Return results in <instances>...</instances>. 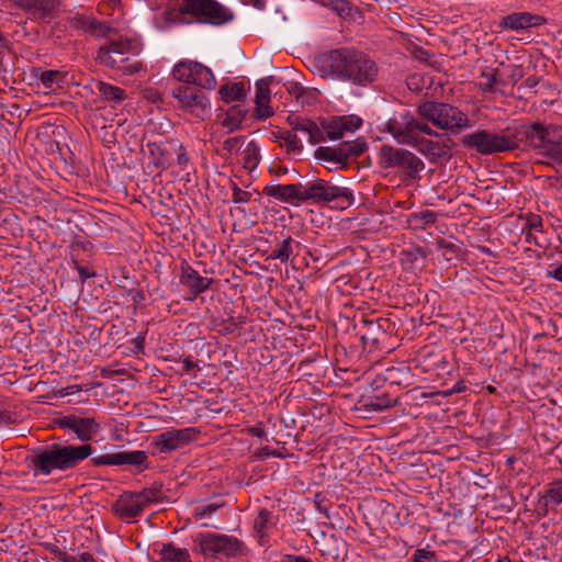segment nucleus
<instances>
[{
	"mask_svg": "<svg viewBox=\"0 0 562 562\" xmlns=\"http://www.w3.org/2000/svg\"><path fill=\"white\" fill-rule=\"evenodd\" d=\"M437 220V214L432 211H423L413 213L407 217V224L412 229H425L427 226L434 224Z\"/></svg>",
	"mask_w": 562,
	"mask_h": 562,
	"instance_id": "nucleus-31",
	"label": "nucleus"
},
{
	"mask_svg": "<svg viewBox=\"0 0 562 562\" xmlns=\"http://www.w3.org/2000/svg\"><path fill=\"white\" fill-rule=\"evenodd\" d=\"M243 140V136L229 137L224 140L223 149L226 150L228 154H236L239 151Z\"/></svg>",
	"mask_w": 562,
	"mask_h": 562,
	"instance_id": "nucleus-48",
	"label": "nucleus"
},
{
	"mask_svg": "<svg viewBox=\"0 0 562 562\" xmlns=\"http://www.w3.org/2000/svg\"><path fill=\"white\" fill-rule=\"evenodd\" d=\"M288 122L294 132H301L302 134L306 135L307 124H311L312 121L299 116H289Z\"/></svg>",
	"mask_w": 562,
	"mask_h": 562,
	"instance_id": "nucleus-46",
	"label": "nucleus"
},
{
	"mask_svg": "<svg viewBox=\"0 0 562 562\" xmlns=\"http://www.w3.org/2000/svg\"><path fill=\"white\" fill-rule=\"evenodd\" d=\"M83 387L79 384H72V385H68L64 389L60 390V395L61 396H66V395H71V394H75L77 392H80L82 391Z\"/></svg>",
	"mask_w": 562,
	"mask_h": 562,
	"instance_id": "nucleus-56",
	"label": "nucleus"
},
{
	"mask_svg": "<svg viewBox=\"0 0 562 562\" xmlns=\"http://www.w3.org/2000/svg\"><path fill=\"white\" fill-rule=\"evenodd\" d=\"M78 562H95V561L91 553L83 552L78 557Z\"/></svg>",
	"mask_w": 562,
	"mask_h": 562,
	"instance_id": "nucleus-63",
	"label": "nucleus"
},
{
	"mask_svg": "<svg viewBox=\"0 0 562 562\" xmlns=\"http://www.w3.org/2000/svg\"><path fill=\"white\" fill-rule=\"evenodd\" d=\"M306 136L308 142L315 145L324 140V131H322L317 124L312 121L311 124H307Z\"/></svg>",
	"mask_w": 562,
	"mask_h": 562,
	"instance_id": "nucleus-43",
	"label": "nucleus"
},
{
	"mask_svg": "<svg viewBox=\"0 0 562 562\" xmlns=\"http://www.w3.org/2000/svg\"><path fill=\"white\" fill-rule=\"evenodd\" d=\"M316 156L317 158L324 159L326 161L342 164L340 156H338L337 147H318L316 150Z\"/></svg>",
	"mask_w": 562,
	"mask_h": 562,
	"instance_id": "nucleus-40",
	"label": "nucleus"
},
{
	"mask_svg": "<svg viewBox=\"0 0 562 562\" xmlns=\"http://www.w3.org/2000/svg\"><path fill=\"white\" fill-rule=\"evenodd\" d=\"M379 158L382 168H395L411 179H415L425 168L423 160L414 153L391 145L381 146Z\"/></svg>",
	"mask_w": 562,
	"mask_h": 562,
	"instance_id": "nucleus-9",
	"label": "nucleus"
},
{
	"mask_svg": "<svg viewBox=\"0 0 562 562\" xmlns=\"http://www.w3.org/2000/svg\"><path fill=\"white\" fill-rule=\"evenodd\" d=\"M303 203L312 202L316 204L331 205L336 209L345 210L355 203V196L351 189L340 187L326 181L322 178H314L302 183Z\"/></svg>",
	"mask_w": 562,
	"mask_h": 562,
	"instance_id": "nucleus-4",
	"label": "nucleus"
},
{
	"mask_svg": "<svg viewBox=\"0 0 562 562\" xmlns=\"http://www.w3.org/2000/svg\"><path fill=\"white\" fill-rule=\"evenodd\" d=\"M411 562H438L435 552L426 549H417L411 558Z\"/></svg>",
	"mask_w": 562,
	"mask_h": 562,
	"instance_id": "nucleus-44",
	"label": "nucleus"
},
{
	"mask_svg": "<svg viewBox=\"0 0 562 562\" xmlns=\"http://www.w3.org/2000/svg\"><path fill=\"white\" fill-rule=\"evenodd\" d=\"M178 106L196 119L204 120L211 114V102L199 88L181 85L171 90Z\"/></svg>",
	"mask_w": 562,
	"mask_h": 562,
	"instance_id": "nucleus-10",
	"label": "nucleus"
},
{
	"mask_svg": "<svg viewBox=\"0 0 562 562\" xmlns=\"http://www.w3.org/2000/svg\"><path fill=\"white\" fill-rule=\"evenodd\" d=\"M248 432L251 436H255V437H258V438H261L265 435V430H263V427H262L261 424H258V425H255V426L250 427L248 429Z\"/></svg>",
	"mask_w": 562,
	"mask_h": 562,
	"instance_id": "nucleus-60",
	"label": "nucleus"
},
{
	"mask_svg": "<svg viewBox=\"0 0 562 562\" xmlns=\"http://www.w3.org/2000/svg\"><path fill=\"white\" fill-rule=\"evenodd\" d=\"M195 541L205 558L232 559L243 555L246 550L241 540L225 533H200Z\"/></svg>",
	"mask_w": 562,
	"mask_h": 562,
	"instance_id": "nucleus-8",
	"label": "nucleus"
},
{
	"mask_svg": "<svg viewBox=\"0 0 562 562\" xmlns=\"http://www.w3.org/2000/svg\"><path fill=\"white\" fill-rule=\"evenodd\" d=\"M263 194L273 198L280 202L297 205L303 203L302 183L290 184H267Z\"/></svg>",
	"mask_w": 562,
	"mask_h": 562,
	"instance_id": "nucleus-17",
	"label": "nucleus"
},
{
	"mask_svg": "<svg viewBox=\"0 0 562 562\" xmlns=\"http://www.w3.org/2000/svg\"><path fill=\"white\" fill-rule=\"evenodd\" d=\"M251 193L248 191H244L237 186H234L233 188V195L232 200L234 203H247L250 201Z\"/></svg>",
	"mask_w": 562,
	"mask_h": 562,
	"instance_id": "nucleus-51",
	"label": "nucleus"
},
{
	"mask_svg": "<svg viewBox=\"0 0 562 562\" xmlns=\"http://www.w3.org/2000/svg\"><path fill=\"white\" fill-rule=\"evenodd\" d=\"M465 389L467 387H465L464 383L461 381V382H458L457 384H454V386L451 390L445 391L443 395L450 396L454 393H461V392L465 391Z\"/></svg>",
	"mask_w": 562,
	"mask_h": 562,
	"instance_id": "nucleus-58",
	"label": "nucleus"
},
{
	"mask_svg": "<svg viewBox=\"0 0 562 562\" xmlns=\"http://www.w3.org/2000/svg\"><path fill=\"white\" fill-rule=\"evenodd\" d=\"M304 88L305 87H303L301 83L294 82L288 88V91L295 98L296 102H299Z\"/></svg>",
	"mask_w": 562,
	"mask_h": 562,
	"instance_id": "nucleus-54",
	"label": "nucleus"
},
{
	"mask_svg": "<svg viewBox=\"0 0 562 562\" xmlns=\"http://www.w3.org/2000/svg\"><path fill=\"white\" fill-rule=\"evenodd\" d=\"M337 148L338 156L345 165L349 158L360 156L367 149V143L362 138L345 140Z\"/></svg>",
	"mask_w": 562,
	"mask_h": 562,
	"instance_id": "nucleus-25",
	"label": "nucleus"
},
{
	"mask_svg": "<svg viewBox=\"0 0 562 562\" xmlns=\"http://www.w3.org/2000/svg\"><path fill=\"white\" fill-rule=\"evenodd\" d=\"M169 147H172V143L167 142H148L146 144V149L149 154L150 162L157 167L166 169L169 166L170 161V150Z\"/></svg>",
	"mask_w": 562,
	"mask_h": 562,
	"instance_id": "nucleus-21",
	"label": "nucleus"
},
{
	"mask_svg": "<svg viewBox=\"0 0 562 562\" xmlns=\"http://www.w3.org/2000/svg\"><path fill=\"white\" fill-rule=\"evenodd\" d=\"M539 504L546 508L562 504V480H555L548 485L546 495L540 498Z\"/></svg>",
	"mask_w": 562,
	"mask_h": 562,
	"instance_id": "nucleus-29",
	"label": "nucleus"
},
{
	"mask_svg": "<svg viewBox=\"0 0 562 562\" xmlns=\"http://www.w3.org/2000/svg\"><path fill=\"white\" fill-rule=\"evenodd\" d=\"M384 131L390 133L398 144L412 147L419 135H432L434 133L427 123L420 122L409 111L395 113L385 122Z\"/></svg>",
	"mask_w": 562,
	"mask_h": 562,
	"instance_id": "nucleus-6",
	"label": "nucleus"
},
{
	"mask_svg": "<svg viewBox=\"0 0 562 562\" xmlns=\"http://www.w3.org/2000/svg\"><path fill=\"white\" fill-rule=\"evenodd\" d=\"M437 250H439L446 260H452L457 258L461 251V247L456 243L448 241L446 239L437 240Z\"/></svg>",
	"mask_w": 562,
	"mask_h": 562,
	"instance_id": "nucleus-34",
	"label": "nucleus"
},
{
	"mask_svg": "<svg viewBox=\"0 0 562 562\" xmlns=\"http://www.w3.org/2000/svg\"><path fill=\"white\" fill-rule=\"evenodd\" d=\"M272 513L266 508L259 510L257 517L254 520V529L260 536L263 537L268 525L271 522Z\"/></svg>",
	"mask_w": 562,
	"mask_h": 562,
	"instance_id": "nucleus-36",
	"label": "nucleus"
},
{
	"mask_svg": "<svg viewBox=\"0 0 562 562\" xmlns=\"http://www.w3.org/2000/svg\"><path fill=\"white\" fill-rule=\"evenodd\" d=\"M270 101L255 100V116L259 120H266L273 115V110L269 105Z\"/></svg>",
	"mask_w": 562,
	"mask_h": 562,
	"instance_id": "nucleus-42",
	"label": "nucleus"
},
{
	"mask_svg": "<svg viewBox=\"0 0 562 562\" xmlns=\"http://www.w3.org/2000/svg\"><path fill=\"white\" fill-rule=\"evenodd\" d=\"M294 246L297 248L300 244L289 236L271 249L270 258L288 262L294 254Z\"/></svg>",
	"mask_w": 562,
	"mask_h": 562,
	"instance_id": "nucleus-27",
	"label": "nucleus"
},
{
	"mask_svg": "<svg viewBox=\"0 0 562 562\" xmlns=\"http://www.w3.org/2000/svg\"><path fill=\"white\" fill-rule=\"evenodd\" d=\"M180 282L189 288L193 295L192 299H194L210 288L212 279L201 277L192 267L183 265L181 267Z\"/></svg>",
	"mask_w": 562,
	"mask_h": 562,
	"instance_id": "nucleus-20",
	"label": "nucleus"
},
{
	"mask_svg": "<svg viewBox=\"0 0 562 562\" xmlns=\"http://www.w3.org/2000/svg\"><path fill=\"white\" fill-rule=\"evenodd\" d=\"M182 366H183L184 372H187V373H190L195 368L200 370V367L198 366V363L193 362L191 360V358H189V357L184 358L182 360Z\"/></svg>",
	"mask_w": 562,
	"mask_h": 562,
	"instance_id": "nucleus-57",
	"label": "nucleus"
},
{
	"mask_svg": "<svg viewBox=\"0 0 562 562\" xmlns=\"http://www.w3.org/2000/svg\"><path fill=\"white\" fill-rule=\"evenodd\" d=\"M57 425L74 432L82 442L91 440L100 430V424L93 417H80L75 414L58 418Z\"/></svg>",
	"mask_w": 562,
	"mask_h": 562,
	"instance_id": "nucleus-14",
	"label": "nucleus"
},
{
	"mask_svg": "<svg viewBox=\"0 0 562 562\" xmlns=\"http://www.w3.org/2000/svg\"><path fill=\"white\" fill-rule=\"evenodd\" d=\"M113 508L120 518L130 520L139 516L145 507L136 492H125L117 498Z\"/></svg>",
	"mask_w": 562,
	"mask_h": 562,
	"instance_id": "nucleus-19",
	"label": "nucleus"
},
{
	"mask_svg": "<svg viewBox=\"0 0 562 562\" xmlns=\"http://www.w3.org/2000/svg\"><path fill=\"white\" fill-rule=\"evenodd\" d=\"M132 49L133 45L128 40L110 41L99 48L95 60L101 66L121 70L124 75H133L142 69V64L130 60Z\"/></svg>",
	"mask_w": 562,
	"mask_h": 562,
	"instance_id": "nucleus-7",
	"label": "nucleus"
},
{
	"mask_svg": "<svg viewBox=\"0 0 562 562\" xmlns=\"http://www.w3.org/2000/svg\"><path fill=\"white\" fill-rule=\"evenodd\" d=\"M180 11L212 24H222L233 18L228 9L214 0H183V7Z\"/></svg>",
	"mask_w": 562,
	"mask_h": 562,
	"instance_id": "nucleus-12",
	"label": "nucleus"
},
{
	"mask_svg": "<svg viewBox=\"0 0 562 562\" xmlns=\"http://www.w3.org/2000/svg\"><path fill=\"white\" fill-rule=\"evenodd\" d=\"M321 2L324 7L331 9L342 19L350 15L351 5L348 0H321Z\"/></svg>",
	"mask_w": 562,
	"mask_h": 562,
	"instance_id": "nucleus-35",
	"label": "nucleus"
},
{
	"mask_svg": "<svg viewBox=\"0 0 562 562\" xmlns=\"http://www.w3.org/2000/svg\"><path fill=\"white\" fill-rule=\"evenodd\" d=\"M40 80L47 89H52L54 83L63 80V75L58 70H45L41 74Z\"/></svg>",
	"mask_w": 562,
	"mask_h": 562,
	"instance_id": "nucleus-39",
	"label": "nucleus"
},
{
	"mask_svg": "<svg viewBox=\"0 0 562 562\" xmlns=\"http://www.w3.org/2000/svg\"><path fill=\"white\" fill-rule=\"evenodd\" d=\"M344 122L340 117L334 119L324 125V131L330 140H337L344 137Z\"/></svg>",
	"mask_w": 562,
	"mask_h": 562,
	"instance_id": "nucleus-37",
	"label": "nucleus"
},
{
	"mask_svg": "<svg viewBox=\"0 0 562 562\" xmlns=\"http://www.w3.org/2000/svg\"><path fill=\"white\" fill-rule=\"evenodd\" d=\"M417 113L440 130L459 132L471 126L470 120L465 113L445 102H420L417 105Z\"/></svg>",
	"mask_w": 562,
	"mask_h": 562,
	"instance_id": "nucleus-5",
	"label": "nucleus"
},
{
	"mask_svg": "<svg viewBox=\"0 0 562 562\" xmlns=\"http://www.w3.org/2000/svg\"><path fill=\"white\" fill-rule=\"evenodd\" d=\"M541 15L530 12H514L501 19L498 25L504 30L521 31L543 24Z\"/></svg>",
	"mask_w": 562,
	"mask_h": 562,
	"instance_id": "nucleus-18",
	"label": "nucleus"
},
{
	"mask_svg": "<svg viewBox=\"0 0 562 562\" xmlns=\"http://www.w3.org/2000/svg\"><path fill=\"white\" fill-rule=\"evenodd\" d=\"M147 454L145 451L135 450V451H123L116 452L112 454H102L98 457H93L91 462L95 467L100 465H143L147 461Z\"/></svg>",
	"mask_w": 562,
	"mask_h": 562,
	"instance_id": "nucleus-16",
	"label": "nucleus"
},
{
	"mask_svg": "<svg viewBox=\"0 0 562 562\" xmlns=\"http://www.w3.org/2000/svg\"><path fill=\"white\" fill-rule=\"evenodd\" d=\"M218 508L217 504L201 505L194 508V515L198 518L211 517Z\"/></svg>",
	"mask_w": 562,
	"mask_h": 562,
	"instance_id": "nucleus-49",
	"label": "nucleus"
},
{
	"mask_svg": "<svg viewBox=\"0 0 562 562\" xmlns=\"http://www.w3.org/2000/svg\"><path fill=\"white\" fill-rule=\"evenodd\" d=\"M278 137L283 142V144L286 146V149L289 151L300 153L303 148L301 139L293 132H290V131L282 132L279 134Z\"/></svg>",
	"mask_w": 562,
	"mask_h": 562,
	"instance_id": "nucleus-38",
	"label": "nucleus"
},
{
	"mask_svg": "<svg viewBox=\"0 0 562 562\" xmlns=\"http://www.w3.org/2000/svg\"><path fill=\"white\" fill-rule=\"evenodd\" d=\"M260 161V149L255 140L249 142L243 150V166L245 169L252 171Z\"/></svg>",
	"mask_w": 562,
	"mask_h": 562,
	"instance_id": "nucleus-32",
	"label": "nucleus"
},
{
	"mask_svg": "<svg viewBox=\"0 0 562 562\" xmlns=\"http://www.w3.org/2000/svg\"><path fill=\"white\" fill-rule=\"evenodd\" d=\"M518 140L536 150L538 156L546 159V165L562 167V126L559 125H544L541 122L522 124L517 128L516 136L479 128L465 134L461 144L467 149L490 156L517 149Z\"/></svg>",
	"mask_w": 562,
	"mask_h": 562,
	"instance_id": "nucleus-1",
	"label": "nucleus"
},
{
	"mask_svg": "<svg viewBox=\"0 0 562 562\" xmlns=\"http://www.w3.org/2000/svg\"><path fill=\"white\" fill-rule=\"evenodd\" d=\"M172 148L178 149L177 164L179 166H186L189 162V158L186 154L183 146L181 144L177 145L172 143Z\"/></svg>",
	"mask_w": 562,
	"mask_h": 562,
	"instance_id": "nucleus-52",
	"label": "nucleus"
},
{
	"mask_svg": "<svg viewBox=\"0 0 562 562\" xmlns=\"http://www.w3.org/2000/svg\"><path fill=\"white\" fill-rule=\"evenodd\" d=\"M75 266L82 282L94 276V272L91 268L81 266L77 261H75Z\"/></svg>",
	"mask_w": 562,
	"mask_h": 562,
	"instance_id": "nucleus-53",
	"label": "nucleus"
},
{
	"mask_svg": "<svg viewBox=\"0 0 562 562\" xmlns=\"http://www.w3.org/2000/svg\"><path fill=\"white\" fill-rule=\"evenodd\" d=\"M319 91L316 88H304L302 91L299 103L304 105H312L317 102Z\"/></svg>",
	"mask_w": 562,
	"mask_h": 562,
	"instance_id": "nucleus-45",
	"label": "nucleus"
},
{
	"mask_svg": "<svg viewBox=\"0 0 562 562\" xmlns=\"http://www.w3.org/2000/svg\"><path fill=\"white\" fill-rule=\"evenodd\" d=\"M58 4V0H36L35 11H38L42 15H48Z\"/></svg>",
	"mask_w": 562,
	"mask_h": 562,
	"instance_id": "nucleus-47",
	"label": "nucleus"
},
{
	"mask_svg": "<svg viewBox=\"0 0 562 562\" xmlns=\"http://www.w3.org/2000/svg\"><path fill=\"white\" fill-rule=\"evenodd\" d=\"M89 443L79 446L68 443H52L40 449L31 458V467L35 475H49L54 471H67L76 468L81 461L93 453Z\"/></svg>",
	"mask_w": 562,
	"mask_h": 562,
	"instance_id": "nucleus-3",
	"label": "nucleus"
},
{
	"mask_svg": "<svg viewBox=\"0 0 562 562\" xmlns=\"http://www.w3.org/2000/svg\"><path fill=\"white\" fill-rule=\"evenodd\" d=\"M506 81L501 77L498 69H490L481 74L479 87L483 92L496 93L503 92L502 87Z\"/></svg>",
	"mask_w": 562,
	"mask_h": 562,
	"instance_id": "nucleus-23",
	"label": "nucleus"
},
{
	"mask_svg": "<svg viewBox=\"0 0 562 562\" xmlns=\"http://www.w3.org/2000/svg\"><path fill=\"white\" fill-rule=\"evenodd\" d=\"M548 274L550 277L557 279L558 281L562 282V265L557 267L553 271H550Z\"/></svg>",
	"mask_w": 562,
	"mask_h": 562,
	"instance_id": "nucleus-62",
	"label": "nucleus"
},
{
	"mask_svg": "<svg viewBox=\"0 0 562 562\" xmlns=\"http://www.w3.org/2000/svg\"><path fill=\"white\" fill-rule=\"evenodd\" d=\"M435 138H426L419 135L413 147L424 155L429 161L436 162L439 159H449L454 145L452 138L447 134H439L434 131Z\"/></svg>",
	"mask_w": 562,
	"mask_h": 562,
	"instance_id": "nucleus-13",
	"label": "nucleus"
},
{
	"mask_svg": "<svg viewBox=\"0 0 562 562\" xmlns=\"http://www.w3.org/2000/svg\"><path fill=\"white\" fill-rule=\"evenodd\" d=\"M218 93L225 103L241 101L247 95V89L244 82L226 83L221 86Z\"/></svg>",
	"mask_w": 562,
	"mask_h": 562,
	"instance_id": "nucleus-26",
	"label": "nucleus"
},
{
	"mask_svg": "<svg viewBox=\"0 0 562 562\" xmlns=\"http://www.w3.org/2000/svg\"><path fill=\"white\" fill-rule=\"evenodd\" d=\"M341 121L345 123L344 124V131L345 132H355L357 128L360 127L361 125V119H359L358 116H355V115H351V116H341L340 117Z\"/></svg>",
	"mask_w": 562,
	"mask_h": 562,
	"instance_id": "nucleus-50",
	"label": "nucleus"
},
{
	"mask_svg": "<svg viewBox=\"0 0 562 562\" xmlns=\"http://www.w3.org/2000/svg\"><path fill=\"white\" fill-rule=\"evenodd\" d=\"M164 562H191L189 551L175 547L172 543L165 544L160 550Z\"/></svg>",
	"mask_w": 562,
	"mask_h": 562,
	"instance_id": "nucleus-30",
	"label": "nucleus"
},
{
	"mask_svg": "<svg viewBox=\"0 0 562 562\" xmlns=\"http://www.w3.org/2000/svg\"><path fill=\"white\" fill-rule=\"evenodd\" d=\"M537 85H538V79H537L536 77H528V78L524 81V83H522V86H524V87H527V88H529V89L535 88Z\"/></svg>",
	"mask_w": 562,
	"mask_h": 562,
	"instance_id": "nucleus-64",
	"label": "nucleus"
},
{
	"mask_svg": "<svg viewBox=\"0 0 562 562\" xmlns=\"http://www.w3.org/2000/svg\"><path fill=\"white\" fill-rule=\"evenodd\" d=\"M18 4L24 10H35L36 0H16Z\"/></svg>",
	"mask_w": 562,
	"mask_h": 562,
	"instance_id": "nucleus-61",
	"label": "nucleus"
},
{
	"mask_svg": "<svg viewBox=\"0 0 562 562\" xmlns=\"http://www.w3.org/2000/svg\"><path fill=\"white\" fill-rule=\"evenodd\" d=\"M94 92L98 93L103 101L111 103H121L127 98L124 89L100 80L94 82Z\"/></svg>",
	"mask_w": 562,
	"mask_h": 562,
	"instance_id": "nucleus-22",
	"label": "nucleus"
},
{
	"mask_svg": "<svg viewBox=\"0 0 562 562\" xmlns=\"http://www.w3.org/2000/svg\"><path fill=\"white\" fill-rule=\"evenodd\" d=\"M75 21L78 27L89 31L97 36H106L111 30L108 24L91 20L83 15L76 16Z\"/></svg>",
	"mask_w": 562,
	"mask_h": 562,
	"instance_id": "nucleus-28",
	"label": "nucleus"
},
{
	"mask_svg": "<svg viewBox=\"0 0 562 562\" xmlns=\"http://www.w3.org/2000/svg\"><path fill=\"white\" fill-rule=\"evenodd\" d=\"M281 562H312V561L302 555L288 554L282 559Z\"/></svg>",
	"mask_w": 562,
	"mask_h": 562,
	"instance_id": "nucleus-59",
	"label": "nucleus"
},
{
	"mask_svg": "<svg viewBox=\"0 0 562 562\" xmlns=\"http://www.w3.org/2000/svg\"><path fill=\"white\" fill-rule=\"evenodd\" d=\"M246 114L247 110L245 108L239 104L233 105L226 111L221 124L227 133H233L240 128Z\"/></svg>",
	"mask_w": 562,
	"mask_h": 562,
	"instance_id": "nucleus-24",
	"label": "nucleus"
},
{
	"mask_svg": "<svg viewBox=\"0 0 562 562\" xmlns=\"http://www.w3.org/2000/svg\"><path fill=\"white\" fill-rule=\"evenodd\" d=\"M270 81L271 77L262 78L256 82V98L255 100L270 101Z\"/></svg>",
	"mask_w": 562,
	"mask_h": 562,
	"instance_id": "nucleus-41",
	"label": "nucleus"
},
{
	"mask_svg": "<svg viewBox=\"0 0 562 562\" xmlns=\"http://www.w3.org/2000/svg\"><path fill=\"white\" fill-rule=\"evenodd\" d=\"M315 68L322 78L350 81L357 86H367L378 77L376 64L368 55L346 47L318 56Z\"/></svg>",
	"mask_w": 562,
	"mask_h": 562,
	"instance_id": "nucleus-2",
	"label": "nucleus"
},
{
	"mask_svg": "<svg viewBox=\"0 0 562 562\" xmlns=\"http://www.w3.org/2000/svg\"><path fill=\"white\" fill-rule=\"evenodd\" d=\"M172 77L179 82L192 83L202 89L213 90L216 87L212 70L193 60L179 61L172 69Z\"/></svg>",
	"mask_w": 562,
	"mask_h": 562,
	"instance_id": "nucleus-11",
	"label": "nucleus"
},
{
	"mask_svg": "<svg viewBox=\"0 0 562 562\" xmlns=\"http://www.w3.org/2000/svg\"><path fill=\"white\" fill-rule=\"evenodd\" d=\"M198 432L193 427L170 429L155 437V446L160 453H168L189 445Z\"/></svg>",
	"mask_w": 562,
	"mask_h": 562,
	"instance_id": "nucleus-15",
	"label": "nucleus"
},
{
	"mask_svg": "<svg viewBox=\"0 0 562 562\" xmlns=\"http://www.w3.org/2000/svg\"><path fill=\"white\" fill-rule=\"evenodd\" d=\"M139 499L142 501L144 507L149 504L158 503L162 498L161 486L153 485L150 487H146L140 492H136Z\"/></svg>",
	"mask_w": 562,
	"mask_h": 562,
	"instance_id": "nucleus-33",
	"label": "nucleus"
},
{
	"mask_svg": "<svg viewBox=\"0 0 562 562\" xmlns=\"http://www.w3.org/2000/svg\"><path fill=\"white\" fill-rule=\"evenodd\" d=\"M530 231L542 232V220L539 216H532L528 220Z\"/></svg>",
	"mask_w": 562,
	"mask_h": 562,
	"instance_id": "nucleus-55",
	"label": "nucleus"
}]
</instances>
